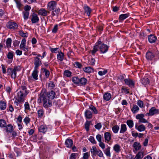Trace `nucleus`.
I'll return each mask as SVG.
<instances>
[{
  "label": "nucleus",
  "instance_id": "f257e3e1",
  "mask_svg": "<svg viewBox=\"0 0 159 159\" xmlns=\"http://www.w3.org/2000/svg\"><path fill=\"white\" fill-rule=\"evenodd\" d=\"M38 101L40 103H42L43 106L45 108H48L52 106V102L46 98L45 95L40 94L38 98Z\"/></svg>",
  "mask_w": 159,
  "mask_h": 159
},
{
  "label": "nucleus",
  "instance_id": "f03ea898",
  "mask_svg": "<svg viewBox=\"0 0 159 159\" xmlns=\"http://www.w3.org/2000/svg\"><path fill=\"white\" fill-rule=\"evenodd\" d=\"M21 69V68L20 66H15L13 69L8 68L7 70V75H11V78L15 79L16 77V71H19Z\"/></svg>",
  "mask_w": 159,
  "mask_h": 159
},
{
  "label": "nucleus",
  "instance_id": "7ed1b4c3",
  "mask_svg": "<svg viewBox=\"0 0 159 159\" xmlns=\"http://www.w3.org/2000/svg\"><path fill=\"white\" fill-rule=\"evenodd\" d=\"M96 44H97L98 46V48L101 53H105L108 51L109 46L103 43L100 39H98Z\"/></svg>",
  "mask_w": 159,
  "mask_h": 159
},
{
  "label": "nucleus",
  "instance_id": "20e7f679",
  "mask_svg": "<svg viewBox=\"0 0 159 159\" xmlns=\"http://www.w3.org/2000/svg\"><path fill=\"white\" fill-rule=\"evenodd\" d=\"M23 93L21 92H19L17 93L15 97V101L14 104L16 106H18L19 103H22L24 102V98L23 97Z\"/></svg>",
  "mask_w": 159,
  "mask_h": 159
},
{
  "label": "nucleus",
  "instance_id": "39448f33",
  "mask_svg": "<svg viewBox=\"0 0 159 159\" xmlns=\"http://www.w3.org/2000/svg\"><path fill=\"white\" fill-rule=\"evenodd\" d=\"M90 152L93 157L96 155L101 157H103V154L101 150L99 149H97L95 146L92 147V148L90 149Z\"/></svg>",
  "mask_w": 159,
  "mask_h": 159
},
{
  "label": "nucleus",
  "instance_id": "423d86ee",
  "mask_svg": "<svg viewBox=\"0 0 159 159\" xmlns=\"http://www.w3.org/2000/svg\"><path fill=\"white\" fill-rule=\"evenodd\" d=\"M40 94H43L45 95L46 98L52 101L55 98L56 96L55 92L52 90L47 93L44 92H43L42 91Z\"/></svg>",
  "mask_w": 159,
  "mask_h": 159
},
{
  "label": "nucleus",
  "instance_id": "0eeeda50",
  "mask_svg": "<svg viewBox=\"0 0 159 159\" xmlns=\"http://www.w3.org/2000/svg\"><path fill=\"white\" fill-rule=\"evenodd\" d=\"M159 113V110L154 107H152L149 111L148 113L145 114L146 116H152L154 115Z\"/></svg>",
  "mask_w": 159,
  "mask_h": 159
},
{
  "label": "nucleus",
  "instance_id": "6e6552de",
  "mask_svg": "<svg viewBox=\"0 0 159 159\" xmlns=\"http://www.w3.org/2000/svg\"><path fill=\"white\" fill-rule=\"evenodd\" d=\"M7 27L10 29L15 30L17 28V24L14 22L9 21L6 25Z\"/></svg>",
  "mask_w": 159,
  "mask_h": 159
},
{
  "label": "nucleus",
  "instance_id": "1a4fd4ad",
  "mask_svg": "<svg viewBox=\"0 0 159 159\" xmlns=\"http://www.w3.org/2000/svg\"><path fill=\"white\" fill-rule=\"evenodd\" d=\"M34 69H38L39 66L42 64L41 61L38 57H34Z\"/></svg>",
  "mask_w": 159,
  "mask_h": 159
},
{
  "label": "nucleus",
  "instance_id": "9d476101",
  "mask_svg": "<svg viewBox=\"0 0 159 159\" xmlns=\"http://www.w3.org/2000/svg\"><path fill=\"white\" fill-rule=\"evenodd\" d=\"M155 56L154 53L150 51L147 52L146 54V58L148 61H151L153 60Z\"/></svg>",
  "mask_w": 159,
  "mask_h": 159
},
{
  "label": "nucleus",
  "instance_id": "9b49d317",
  "mask_svg": "<svg viewBox=\"0 0 159 159\" xmlns=\"http://www.w3.org/2000/svg\"><path fill=\"white\" fill-rule=\"evenodd\" d=\"M57 3L55 1H52L48 2V9L49 10H53L55 9Z\"/></svg>",
  "mask_w": 159,
  "mask_h": 159
},
{
  "label": "nucleus",
  "instance_id": "f8f14e48",
  "mask_svg": "<svg viewBox=\"0 0 159 159\" xmlns=\"http://www.w3.org/2000/svg\"><path fill=\"white\" fill-rule=\"evenodd\" d=\"M124 81L125 84L128 85L129 87L132 88L134 86L135 83L133 80L129 79H125Z\"/></svg>",
  "mask_w": 159,
  "mask_h": 159
},
{
  "label": "nucleus",
  "instance_id": "ddd939ff",
  "mask_svg": "<svg viewBox=\"0 0 159 159\" xmlns=\"http://www.w3.org/2000/svg\"><path fill=\"white\" fill-rule=\"evenodd\" d=\"M49 13V12L43 8L40 9L37 11L38 15L43 16H46L48 15V13Z\"/></svg>",
  "mask_w": 159,
  "mask_h": 159
},
{
  "label": "nucleus",
  "instance_id": "4468645a",
  "mask_svg": "<svg viewBox=\"0 0 159 159\" xmlns=\"http://www.w3.org/2000/svg\"><path fill=\"white\" fill-rule=\"evenodd\" d=\"M135 128L139 132L144 131L146 129V127L143 125L141 124L138 125L137 124H135Z\"/></svg>",
  "mask_w": 159,
  "mask_h": 159
},
{
  "label": "nucleus",
  "instance_id": "2eb2a0df",
  "mask_svg": "<svg viewBox=\"0 0 159 159\" xmlns=\"http://www.w3.org/2000/svg\"><path fill=\"white\" fill-rule=\"evenodd\" d=\"M104 138L105 142L107 143L111 140V134L109 132H106L104 133Z\"/></svg>",
  "mask_w": 159,
  "mask_h": 159
},
{
  "label": "nucleus",
  "instance_id": "dca6fc26",
  "mask_svg": "<svg viewBox=\"0 0 159 159\" xmlns=\"http://www.w3.org/2000/svg\"><path fill=\"white\" fill-rule=\"evenodd\" d=\"M73 144V140L70 139H67L65 142V145L66 147L68 148L72 147Z\"/></svg>",
  "mask_w": 159,
  "mask_h": 159
},
{
  "label": "nucleus",
  "instance_id": "f3484780",
  "mask_svg": "<svg viewBox=\"0 0 159 159\" xmlns=\"http://www.w3.org/2000/svg\"><path fill=\"white\" fill-rule=\"evenodd\" d=\"M84 8L85 13H86L88 16H89L92 11L91 9L89 7L85 4L84 5Z\"/></svg>",
  "mask_w": 159,
  "mask_h": 159
},
{
  "label": "nucleus",
  "instance_id": "a211bd4d",
  "mask_svg": "<svg viewBox=\"0 0 159 159\" xmlns=\"http://www.w3.org/2000/svg\"><path fill=\"white\" fill-rule=\"evenodd\" d=\"M111 97V95L110 93L106 92L103 95V99L106 101H109Z\"/></svg>",
  "mask_w": 159,
  "mask_h": 159
},
{
  "label": "nucleus",
  "instance_id": "6ab92c4d",
  "mask_svg": "<svg viewBox=\"0 0 159 159\" xmlns=\"http://www.w3.org/2000/svg\"><path fill=\"white\" fill-rule=\"evenodd\" d=\"M21 88L22 91H20V92H21L23 93V97L24 96H25L27 95L29 93L28 91L27 90L26 87L25 85H22L21 86Z\"/></svg>",
  "mask_w": 159,
  "mask_h": 159
},
{
  "label": "nucleus",
  "instance_id": "aec40b11",
  "mask_svg": "<svg viewBox=\"0 0 159 159\" xmlns=\"http://www.w3.org/2000/svg\"><path fill=\"white\" fill-rule=\"evenodd\" d=\"M47 127L46 126L41 125L38 128L39 131L43 133H45L47 131Z\"/></svg>",
  "mask_w": 159,
  "mask_h": 159
},
{
  "label": "nucleus",
  "instance_id": "412c9836",
  "mask_svg": "<svg viewBox=\"0 0 159 159\" xmlns=\"http://www.w3.org/2000/svg\"><path fill=\"white\" fill-rule=\"evenodd\" d=\"M148 41L151 43H153L155 42L157 38L155 36L151 34L148 36Z\"/></svg>",
  "mask_w": 159,
  "mask_h": 159
},
{
  "label": "nucleus",
  "instance_id": "4be33fe9",
  "mask_svg": "<svg viewBox=\"0 0 159 159\" xmlns=\"http://www.w3.org/2000/svg\"><path fill=\"white\" fill-rule=\"evenodd\" d=\"M64 53L61 51L58 52V53L57 55V59L60 61H62L64 58Z\"/></svg>",
  "mask_w": 159,
  "mask_h": 159
},
{
  "label": "nucleus",
  "instance_id": "5701e85b",
  "mask_svg": "<svg viewBox=\"0 0 159 159\" xmlns=\"http://www.w3.org/2000/svg\"><path fill=\"white\" fill-rule=\"evenodd\" d=\"M113 149L116 153H119L121 150L120 146L117 144H115L114 146Z\"/></svg>",
  "mask_w": 159,
  "mask_h": 159
},
{
  "label": "nucleus",
  "instance_id": "b1692460",
  "mask_svg": "<svg viewBox=\"0 0 159 159\" xmlns=\"http://www.w3.org/2000/svg\"><path fill=\"white\" fill-rule=\"evenodd\" d=\"M85 116L88 119H90L92 118V114L91 112L89 110H86L84 113Z\"/></svg>",
  "mask_w": 159,
  "mask_h": 159
},
{
  "label": "nucleus",
  "instance_id": "393cba45",
  "mask_svg": "<svg viewBox=\"0 0 159 159\" xmlns=\"http://www.w3.org/2000/svg\"><path fill=\"white\" fill-rule=\"evenodd\" d=\"M6 132L7 133H11L13 130V126L11 124H8L7 125H6Z\"/></svg>",
  "mask_w": 159,
  "mask_h": 159
},
{
  "label": "nucleus",
  "instance_id": "a878e982",
  "mask_svg": "<svg viewBox=\"0 0 159 159\" xmlns=\"http://www.w3.org/2000/svg\"><path fill=\"white\" fill-rule=\"evenodd\" d=\"M37 69H34V70L32 74V76L33 78L35 80H37L38 79V71Z\"/></svg>",
  "mask_w": 159,
  "mask_h": 159
},
{
  "label": "nucleus",
  "instance_id": "bb28decb",
  "mask_svg": "<svg viewBox=\"0 0 159 159\" xmlns=\"http://www.w3.org/2000/svg\"><path fill=\"white\" fill-rule=\"evenodd\" d=\"M41 71L44 73L45 76L46 78H48L50 75L49 71L45 68L42 67L41 69Z\"/></svg>",
  "mask_w": 159,
  "mask_h": 159
},
{
  "label": "nucleus",
  "instance_id": "cd10ccee",
  "mask_svg": "<svg viewBox=\"0 0 159 159\" xmlns=\"http://www.w3.org/2000/svg\"><path fill=\"white\" fill-rule=\"evenodd\" d=\"M110 149V147L109 146H107V147L103 151L104 153L107 157H110L111 156Z\"/></svg>",
  "mask_w": 159,
  "mask_h": 159
},
{
  "label": "nucleus",
  "instance_id": "c85d7f7f",
  "mask_svg": "<svg viewBox=\"0 0 159 159\" xmlns=\"http://www.w3.org/2000/svg\"><path fill=\"white\" fill-rule=\"evenodd\" d=\"M144 156V153L142 151H140L136 155L134 159H141Z\"/></svg>",
  "mask_w": 159,
  "mask_h": 159
},
{
  "label": "nucleus",
  "instance_id": "c756f323",
  "mask_svg": "<svg viewBox=\"0 0 159 159\" xmlns=\"http://www.w3.org/2000/svg\"><path fill=\"white\" fill-rule=\"evenodd\" d=\"M80 85L84 86L85 85L87 82V80L85 78L83 77L80 79Z\"/></svg>",
  "mask_w": 159,
  "mask_h": 159
},
{
  "label": "nucleus",
  "instance_id": "7c9ffc66",
  "mask_svg": "<svg viewBox=\"0 0 159 159\" xmlns=\"http://www.w3.org/2000/svg\"><path fill=\"white\" fill-rule=\"evenodd\" d=\"M6 103L4 101L1 100L0 101V109L1 110H4L6 107Z\"/></svg>",
  "mask_w": 159,
  "mask_h": 159
},
{
  "label": "nucleus",
  "instance_id": "2f4dec72",
  "mask_svg": "<svg viewBox=\"0 0 159 159\" xmlns=\"http://www.w3.org/2000/svg\"><path fill=\"white\" fill-rule=\"evenodd\" d=\"M72 81L74 84L77 85H80V79L77 77H74L72 79Z\"/></svg>",
  "mask_w": 159,
  "mask_h": 159
},
{
  "label": "nucleus",
  "instance_id": "473e14b6",
  "mask_svg": "<svg viewBox=\"0 0 159 159\" xmlns=\"http://www.w3.org/2000/svg\"><path fill=\"white\" fill-rule=\"evenodd\" d=\"M127 130L126 126L125 124H123L121 125L120 130V133L124 134Z\"/></svg>",
  "mask_w": 159,
  "mask_h": 159
},
{
  "label": "nucleus",
  "instance_id": "72a5a7b5",
  "mask_svg": "<svg viewBox=\"0 0 159 159\" xmlns=\"http://www.w3.org/2000/svg\"><path fill=\"white\" fill-rule=\"evenodd\" d=\"M133 147L136 151L139 150L141 148L140 143L138 142H134L133 145Z\"/></svg>",
  "mask_w": 159,
  "mask_h": 159
},
{
  "label": "nucleus",
  "instance_id": "f704fd0d",
  "mask_svg": "<svg viewBox=\"0 0 159 159\" xmlns=\"http://www.w3.org/2000/svg\"><path fill=\"white\" fill-rule=\"evenodd\" d=\"M83 70L86 73H90L93 72V70L92 68L90 67H87L83 68Z\"/></svg>",
  "mask_w": 159,
  "mask_h": 159
},
{
  "label": "nucleus",
  "instance_id": "c9c22d12",
  "mask_svg": "<svg viewBox=\"0 0 159 159\" xmlns=\"http://www.w3.org/2000/svg\"><path fill=\"white\" fill-rule=\"evenodd\" d=\"M131 110L132 112L135 114L139 110V108L137 105H133V107L131 109Z\"/></svg>",
  "mask_w": 159,
  "mask_h": 159
},
{
  "label": "nucleus",
  "instance_id": "e433bc0d",
  "mask_svg": "<svg viewBox=\"0 0 159 159\" xmlns=\"http://www.w3.org/2000/svg\"><path fill=\"white\" fill-rule=\"evenodd\" d=\"M38 117H42L44 115V111L43 109L39 110L37 111Z\"/></svg>",
  "mask_w": 159,
  "mask_h": 159
},
{
  "label": "nucleus",
  "instance_id": "4c0bfd02",
  "mask_svg": "<svg viewBox=\"0 0 159 159\" xmlns=\"http://www.w3.org/2000/svg\"><path fill=\"white\" fill-rule=\"evenodd\" d=\"M98 46L97 44H96V45L94 46L93 49L91 51V54L94 56L95 53L98 50Z\"/></svg>",
  "mask_w": 159,
  "mask_h": 159
},
{
  "label": "nucleus",
  "instance_id": "58836bf2",
  "mask_svg": "<svg viewBox=\"0 0 159 159\" xmlns=\"http://www.w3.org/2000/svg\"><path fill=\"white\" fill-rule=\"evenodd\" d=\"M141 83L144 85H146L149 83V81L148 78L144 77L141 80Z\"/></svg>",
  "mask_w": 159,
  "mask_h": 159
},
{
  "label": "nucleus",
  "instance_id": "ea45409f",
  "mask_svg": "<svg viewBox=\"0 0 159 159\" xmlns=\"http://www.w3.org/2000/svg\"><path fill=\"white\" fill-rule=\"evenodd\" d=\"M119 129L120 127L119 126L117 125H114L112 128V130L113 132L115 134H116L118 132L119 130Z\"/></svg>",
  "mask_w": 159,
  "mask_h": 159
},
{
  "label": "nucleus",
  "instance_id": "a19ab883",
  "mask_svg": "<svg viewBox=\"0 0 159 159\" xmlns=\"http://www.w3.org/2000/svg\"><path fill=\"white\" fill-rule=\"evenodd\" d=\"M126 123L129 128H131L134 126V122L133 120H128L126 121Z\"/></svg>",
  "mask_w": 159,
  "mask_h": 159
},
{
  "label": "nucleus",
  "instance_id": "79ce46f5",
  "mask_svg": "<svg viewBox=\"0 0 159 159\" xmlns=\"http://www.w3.org/2000/svg\"><path fill=\"white\" fill-rule=\"evenodd\" d=\"M20 35L23 37H27L28 36V34L26 32H24L22 30H20L19 32Z\"/></svg>",
  "mask_w": 159,
  "mask_h": 159
},
{
  "label": "nucleus",
  "instance_id": "37998d69",
  "mask_svg": "<svg viewBox=\"0 0 159 159\" xmlns=\"http://www.w3.org/2000/svg\"><path fill=\"white\" fill-rule=\"evenodd\" d=\"M11 39L10 38H8L7 39L6 43L7 47V48H9L11 47Z\"/></svg>",
  "mask_w": 159,
  "mask_h": 159
},
{
  "label": "nucleus",
  "instance_id": "c03bdc74",
  "mask_svg": "<svg viewBox=\"0 0 159 159\" xmlns=\"http://www.w3.org/2000/svg\"><path fill=\"white\" fill-rule=\"evenodd\" d=\"M129 16V14H122L120 16V20H124L128 17Z\"/></svg>",
  "mask_w": 159,
  "mask_h": 159
},
{
  "label": "nucleus",
  "instance_id": "a18cd8bd",
  "mask_svg": "<svg viewBox=\"0 0 159 159\" xmlns=\"http://www.w3.org/2000/svg\"><path fill=\"white\" fill-rule=\"evenodd\" d=\"M89 109L93 111V113L95 114H97L98 113V111L96 109V108L93 105H91L89 107Z\"/></svg>",
  "mask_w": 159,
  "mask_h": 159
},
{
  "label": "nucleus",
  "instance_id": "49530a36",
  "mask_svg": "<svg viewBox=\"0 0 159 159\" xmlns=\"http://www.w3.org/2000/svg\"><path fill=\"white\" fill-rule=\"evenodd\" d=\"M16 4V7L17 8L20 10L22 4L21 3L20 0H14Z\"/></svg>",
  "mask_w": 159,
  "mask_h": 159
},
{
  "label": "nucleus",
  "instance_id": "de8ad7c7",
  "mask_svg": "<svg viewBox=\"0 0 159 159\" xmlns=\"http://www.w3.org/2000/svg\"><path fill=\"white\" fill-rule=\"evenodd\" d=\"M7 124L6 121L3 119L0 120V127H4L6 126Z\"/></svg>",
  "mask_w": 159,
  "mask_h": 159
},
{
  "label": "nucleus",
  "instance_id": "09e8293b",
  "mask_svg": "<svg viewBox=\"0 0 159 159\" xmlns=\"http://www.w3.org/2000/svg\"><path fill=\"white\" fill-rule=\"evenodd\" d=\"M91 123V121H87L85 124V129L87 131H89V127Z\"/></svg>",
  "mask_w": 159,
  "mask_h": 159
},
{
  "label": "nucleus",
  "instance_id": "8fccbe9b",
  "mask_svg": "<svg viewBox=\"0 0 159 159\" xmlns=\"http://www.w3.org/2000/svg\"><path fill=\"white\" fill-rule=\"evenodd\" d=\"M71 72L68 70H66L64 72V75L68 77H70L71 75Z\"/></svg>",
  "mask_w": 159,
  "mask_h": 159
},
{
  "label": "nucleus",
  "instance_id": "3c124183",
  "mask_svg": "<svg viewBox=\"0 0 159 159\" xmlns=\"http://www.w3.org/2000/svg\"><path fill=\"white\" fill-rule=\"evenodd\" d=\"M58 25L57 24L55 25L52 29V32L53 33H56L58 29Z\"/></svg>",
  "mask_w": 159,
  "mask_h": 159
},
{
  "label": "nucleus",
  "instance_id": "603ef678",
  "mask_svg": "<svg viewBox=\"0 0 159 159\" xmlns=\"http://www.w3.org/2000/svg\"><path fill=\"white\" fill-rule=\"evenodd\" d=\"M107 72V70H103L100 71L98 72V75L100 76H102L105 75Z\"/></svg>",
  "mask_w": 159,
  "mask_h": 159
},
{
  "label": "nucleus",
  "instance_id": "864d4df0",
  "mask_svg": "<svg viewBox=\"0 0 159 159\" xmlns=\"http://www.w3.org/2000/svg\"><path fill=\"white\" fill-rule=\"evenodd\" d=\"M31 20H39V18L37 15L35 13H33L32 15V19Z\"/></svg>",
  "mask_w": 159,
  "mask_h": 159
},
{
  "label": "nucleus",
  "instance_id": "5fc2aeb1",
  "mask_svg": "<svg viewBox=\"0 0 159 159\" xmlns=\"http://www.w3.org/2000/svg\"><path fill=\"white\" fill-rule=\"evenodd\" d=\"M144 117V115L143 114H138L136 115V118L137 119L139 120Z\"/></svg>",
  "mask_w": 159,
  "mask_h": 159
},
{
  "label": "nucleus",
  "instance_id": "6e6d98bb",
  "mask_svg": "<svg viewBox=\"0 0 159 159\" xmlns=\"http://www.w3.org/2000/svg\"><path fill=\"white\" fill-rule=\"evenodd\" d=\"M48 86L51 89H53L55 87V84L52 81L50 82L48 84Z\"/></svg>",
  "mask_w": 159,
  "mask_h": 159
},
{
  "label": "nucleus",
  "instance_id": "4d7b16f0",
  "mask_svg": "<svg viewBox=\"0 0 159 159\" xmlns=\"http://www.w3.org/2000/svg\"><path fill=\"white\" fill-rule=\"evenodd\" d=\"M30 120L28 117H26L24 119V121L26 125L30 123Z\"/></svg>",
  "mask_w": 159,
  "mask_h": 159
},
{
  "label": "nucleus",
  "instance_id": "13d9d810",
  "mask_svg": "<svg viewBox=\"0 0 159 159\" xmlns=\"http://www.w3.org/2000/svg\"><path fill=\"white\" fill-rule=\"evenodd\" d=\"M14 55L12 52H9L7 55V57L8 59H12Z\"/></svg>",
  "mask_w": 159,
  "mask_h": 159
},
{
  "label": "nucleus",
  "instance_id": "bf43d9fd",
  "mask_svg": "<svg viewBox=\"0 0 159 159\" xmlns=\"http://www.w3.org/2000/svg\"><path fill=\"white\" fill-rule=\"evenodd\" d=\"M26 39L25 38L22 39L21 41V43L20 45V48L21 47H23L26 45Z\"/></svg>",
  "mask_w": 159,
  "mask_h": 159
},
{
  "label": "nucleus",
  "instance_id": "052dcab7",
  "mask_svg": "<svg viewBox=\"0 0 159 159\" xmlns=\"http://www.w3.org/2000/svg\"><path fill=\"white\" fill-rule=\"evenodd\" d=\"M24 17L25 19H27L28 18L29 14V12L28 11H23Z\"/></svg>",
  "mask_w": 159,
  "mask_h": 159
},
{
  "label": "nucleus",
  "instance_id": "680f3d73",
  "mask_svg": "<svg viewBox=\"0 0 159 159\" xmlns=\"http://www.w3.org/2000/svg\"><path fill=\"white\" fill-rule=\"evenodd\" d=\"M137 104L141 108L143 107H144L143 102L142 101L140 100H138L137 102Z\"/></svg>",
  "mask_w": 159,
  "mask_h": 159
},
{
  "label": "nucleus",
  "instance_id": "e2e57ef3",
  "mask_svg": "<svg viewBox=\"0 0 159 159\" xmlns=\"http://www.w3.org/2000/svg\"><path fill=\"white\" fill-rule=\"evenodd\" d=\"M89 140L92 143L95 144L96 142L94 139V138L93 136H90L89 139Z\"/></svg>",
  "mask_w": 159,
  "mask_h": 159
},
{
  "label": "nucleus",
  "instance_id": "0e129e2a",
  "mask_svg": "<svg viewBox=\"0 0 159 159\" xmlns=\"http://www.w3.org/2000/svg\"><path fill=\"white\" fill-rule=\"evenodd\" d=\"M78 155L77 153H72L71 154L70 159H75L76 157Z\"/></svg>",
  "mask_w": 159,
  "mask_h": 159
},
{
  "label": "nucleus",
  "instance_id": "69168bd1",
  "mask_svg": "<svg viewBox=\"0 0 159 159\" xmlns=\"http://www.w3.org/2000/svg\"><path fill=\"white\" fill-rule=\"evenodd\" d=\"M102 125L101 123H98L94 126L95 128L98 130L100 129L102 127Z\"/></svg>",
  "mask_w": 159,
  "mask_h": 159
},
{
  "label": "nucleus",
  "instance_id": "338daca9",
  "mask_svg": "<svg viewBox=\"0 0 159 159\" xmlns=\"http://www.w3.org/2000/svg\"><path fill=\"white\" fill-rule=\"evenodd\" d=\"M75 64L76 65L75 66L79 68H81L83 67L82 65L78 62H75Z\"/></svg>",
  "mask_w": 159,
  "mask_h": 159
},
{
  "label": "nucleus",
  "instance_id": "774afa93",
  "mask_svg": "<svg viewBox=\"0 0 159 159\" xmlns=\"http://www.w3.org/2000/svg\"><path fill=\"white\" fill-rule=\"evenodd\" d=\"M31 8V7L27 5H26L24 7V9L25 11L29 12V11L30 10Z\"/></svg>",
  "mask_w": 159,
  "mask_h": 159
}]
</instances>
